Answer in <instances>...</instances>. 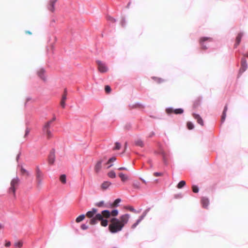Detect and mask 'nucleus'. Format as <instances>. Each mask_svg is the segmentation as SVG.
Listing matches in <instances>:
<instances>
[{
  "label": "nucleus",
  "instance_id": "1",
  "mask_svg": "<svg viewBox=\"0 0 248 248\" xmlns=\"http://www.w3.org/2000/svg\"><path fill=\"white\" fill-rule=\"evenodd\" d=\"M110 223L109 225L108 229L112 233H115L121 231L123 225H121L120 220L116 217H112L110 220Z\"/></svg>",
  "mask_w": 248,
  "mask_h": 248
},
{
  "label": "nucleus",
  "instance_id": "2",
  "mask_svg": "<svg viewBox=\"0 0 248 248\" xmlns=\"http://www.w3.org/2000/svg\"><path fill=\"white\" fill-rule=\"evenodd\" d=\"M108 218H105V216L102 213H98L95 215V217L91 219L90 223L91 225L96 224L98 221H101V225L103 227H106L108 225Z\"/></svg>",
  "mask_w": 248,
  "mask_h": 248
},
{
  "label": "nucleus",
  "instance_id": "3",
  "mask_svg": "<svg viewBox=\"0 0 248 248\" xmlns=\"http://www.w3.org/2000/svg\"><path fill=\"white\" fill-rule=\"evenodd\" d=\"M200 43L202 49H206L212 46L214 42L211 38L204 37L200 39Z\"/></svg>",
  "mask_w": 248,
  "mask_h": 248
},
{
  "label": "nucleus",
  "instance_id": "4",
  "mask_svg": "<svg viewBox=\"0 0 248 248\" xmlns=\"http://www.w3.org/2000/svg\"><path fill=\"white\" fill-rule=\"evenodd\" d=\"M35 176L37 182V186H41L43 184V180L44 177V174L40 170L39 166H36L35 168Z\"/></svg>",
  "mask_w": 248,
  "mask_h": 248
},
{
  "label": "nucleus",
  "instance_id": "5",
  "mask_svg": "<svg viewBox=\"0 0 248 248\" xmlns=\"http://www.w3.org/2000/svg\"><path fill=\"white\" fill-rule=\"evenodd\" d=\"M19 183V179L17 177L13 178L11 182V186L9 188V192L13 193L14 196H15L16 188L18 186Z\"/></svg>",
  "mask_w": 248,
  "mask_h": 248
},
{
  "label": "nucleus",
  "instance_id": "6",
  "mask_svg": "<svg viewBox=\"0 0 248 248\" xmlns=\"http://www.w3.org/2000/svg\"><path fill=\"white\" fill-rule=\"evenodd\" d=\"M118 213L119 211L117 209H114L111 212L108 210H104L102 211V214L104 215L105 218H109L111 216L115 217L118 215Z\"/></svg>",
  "mask_w": 248,
  "mask_h": 248
},
{
  "label": "nucleus",
  "instance_id": "7",
  "mask_svg": "<svg viewBox=\"0 0 248 248\" xmlns=\"http://www.w3.org/2000/svg\"><path fill=\"white\" fill-rule=\"evenodd\" d=\"M96 63L98 65V70L100 72L105 73L107 72L108 68L105 63L99 60L96 61Z\"/></svg>",
  "mask_w": 248,
  "mask_h": 248
},
{
  "label": "nucleus",
  "instance_id": "8",
  "mask_svg": "<svg viewBox=\"0 0 248 248\" xmlns=\"http://www.w3.org/2000/svg\"><path fill=\"white\" fill-rule=\"evenodd\" d=\"M166 111L168 114H170L174 112L176 114H182L184 112V110L182 108H179L173 109L171 107L167 108Z\"/></svg>",
  "mask_w": 248,
  "mask_h": 248
},
{
  "label": "nucleus",
  "instance_id": "9",
  "mask_svg": "<svg viewBox=\"0 0 248 248\" xmlns=\"http://www.w3.org/2000/svg\"><path fill=\"white\" fill-rule=\"evenodd\" d=\"M129 217L130 215L128 214H125L121 216L119 220L121 225H123V227L128 222Z\"/></svg>",
  "mask_w": 248,
  "mask_h": 248
},
{
  "label": "nucleus",
  "instance_id": "10",
  "mask_svg": "<svg viewBox=\"0 0 248 248\" xmlns=\"http://www.w3.org/2000/svg\"><path fill=\"white\" fill-rule=\"evenodd\" d=\"M241 66L239 70V74H242L247 69L248 64L247 62V61L245 58H243L241 59Z\"/></svg>",
  "mask_w": 248,
  "mask_h": 248
},
{
  "label": "nucleus",
  "instance_id": "11",
  "mask_svg": "<svg viewBox=\"0 0 248 248\" xmlns=\"http://www.w3.org/2000/svg\"><path fill=\"white\" fill-rule=\"evenodd\" d=\"M55 160V150L53 149L50 151V154L48 156V163L49 164L52 165L54 163Z\"/></svg>",
  "mask_w": 248,
  "mask_h": 248
},
{
  "label": "nucleus",
  "instance_id": "12",
  "mask_svg": "<svg viewBox=\"0 0 248 248\" xmlns=\"http://www.w3.org/2000/svg\"><path fill=\"white\" fill-rule=\"evenodd\" d=\"M193 117L195 119H196L197 121V123L199 124L202 126H203L204 125L202 117L198 114H196L195 113H193Z\"/></svg>",
  "mask_w": 248,
  "mask_h": 248
},
{
  "label": "nucleus",
  "instance_id": "13",
  "mask_svg": "<svg viewBox=\"0 0 248 248\" xmlns=\"http://www.w3.org/2000/svg\"><path fill=\"white\" fill-rule=\"evenodd\" d=\"M97 210L95 208H93L92 209V210L89 211L87 212L86 214V216L89 217L91 218V219L95 217V214L97 212Z\"/></svg>",
  "mask_w": 248,
  "mask_h": 248
},
{
  "label": "nucleus",
  "instance_id": "14",
  "mask_svg": "<svg viewBox=\"0 0 248 248\" xmlns=\"http://www.w3.org/2000/svg\"><path fill=\"white\" fill-rule=\"evenodd\" d=\"M45 70L43 68H40L37 71L38 76L43 80L45 81L46 80V78L45 76Z\"/></svg>",
  "mask_w": 248,
  "mask_h": 248
},
{
  "label": "nucleus",
  "instance_id": "15",
  "mask_svg": "<svg viewBox=\"0 0 248 248\" xmlns=\"http://www.w3.org/2000/svg\"><path fill=\"white\" fill-rule=\"evenodd\" d=\"M57 0H50L48 5V9L49 11L53 12L55 10V4Z\"/></svg>",
  "mask_w": 248,
  "mask_h": 248
},
{
  "label": "nucleus",
  "instance_id": "16",
  "mask_svg": "<svg viewBox=\"0 0 248 248\" xmlns=\"http://www.w3.org/2000/svg\"><path fill=\"white\" fill-rule=\"evenodd\" d=\"M201 203L203 208H207L209 204V199L206 197H202L201 199Z\"/></svg>",
  "mask_w": 248,
  "mask_h": 248
},
{
  "label": "nucleus",
  "instance_id": "17",
  "mask_svg": "<svg viewBox=\"0 0 248 248\" xmlns=\"http://www.w3.org/2000/svg\"><path fill=\"white\" fill-rule=\"evenodd\" d=\"M103 159H100L96 163L94 167L95 171L96 172H98L101 170L102 167V163H103Z\"/></svg>",
  "mask_w": 248,
  "mask_h": 248
},
{
  "label": "nucleus",
  "instance_id": "18",
  "mask_svg": "<svg viewBox=\"0 0 248 248\" xmlns=\"http://www.w3.org/2000/svg\"><path fill=\"white\" fill-rule=\"evenodd\" d=\"M243 35V33L242 32H240L237 35L236 38V42L234 44L235 48H236L237 47V46L239 45Z\"/></svg>",
  "mask_w": 248,
  "mask_h": 248
},
{
  "label": "nucleus",
  "instance_id": "19",
  "mask_svg": "<svg viewBox=\"0 0 248 248\" xmlns=\"http://www.w3.org/2000/svg\"><path fill=\"white\" fill-rule=\"evenodd\" d=\"M111 185V183L110 182L108 181H105L102 184L101 187L103 190H106Z\"/></svg>",
  "mask_w": 248,
  "mask_h": 248
},
{
  "label": "nucleus",
  "instance_id": "20",
  "mask_svg": "<svg viewBox=\"0 0 248 248\" xmlns=\"http://www.w3.org/2000/svg\"><path fill=\"white\" fill-rule=\"evenodd\" d=\"M228 110V106L227 105H225L224 108V110L223 111L222 117H221V123H223L225 120V118L226 117V112Z\"/></svg>",
  "mask_w": 248,
  "mask_h": 248
},
{
  "label": "nucleus",
  "instance_id": "21",
  "mask_svg": "<svg viewBox=\"0 0 248 248\" xmlns=\"http://www.w3.org/2000/svg\"><path fill=\"white\" fill-rule=\"evenodd\" d=\"M52 123L49 121L46 122L44 126H43L42 130H48L50 129L51 127Z\"/></svg>",
  "mask_w": 248,
  "mask_h": 248
},
{
  "label": "nucleus",
  "instance_id": "22",
  "mask_svg": "<svg viewBox=\"0 0 248 248\" xmlns=\"http://www.w3.org/2000/svg\"><path fill=\"white\" fill-rule=\"evenodd\" d=\"M160 154L162 155L164 163L165 165H167L168 164V161H167V158H166V153H165V152H164L163 151H161L160 152Z\"/></svg>",
  "mask_w": 248,
  "mask_h": 248
},
{
  "label": "nucleus",
  "instance_id": "23",
  "mask_svg": "<svg viewBox=\"0 0 248 248\" xmlns=\"http://www.w3.org/2000/svg\"><path fill=\"white\" fill-rule=\"evenodd\" d=\"M42 130L43 133L46 136L48 139H49L52 137V133L50 129Z\"/></svg>",
  "mask_w": 248,
  "mask_h": 248
},
{
  "label": "nucleus",
  "instance_id": "24",
  "mask_svg": "<svg viewBox=\"0 0 248 248\" xmlns=\"http://www.w3.org/2000/svg\"><path fill=\"white\" fill-rule=\"evenodd\" d=\"M135 144L136 146L143 147L144 145V142L140 139H138L135 141Z\"/></svg>",
  "mask_w": 248,
  "mask_h": 248
},
{
  "label": "nucleus",
  "instance_id": "25",
  "mask_svg": "<svg viewBox=\"0 0 248 248\" xmlns=\"http://www.w3.org/2000/svg\"><path fill=\"white\" fill-rule=\"evenodd\" d=\"M133 187L138 189H140V183L138 181H134L133 183Z\"/></svg>",
  "mask_w": 248,
  "mask_h": 248
},
{
  "label": "nucleus",
  "instance_id": "26",
  "mask_svg": "<svg viewBox=\"0 0 248 248\" xmlns=\"http://www.w3.org/2000/svg\"><path fill=\"white\" fill-rule=\"evenodd\" d=\"M85 218V215L82 214L79 215L78 217H77L76 221L77 222H80L82 221Z\"/></svg>",
  "mask_w": 248,
  "mask_h": 248
},
{
  "label": "nucleus",
  "instance_id": "27",
  "mask_svg": "<svg viewBox=\"0 0 248 248\" xmlns=\"http://www.w3.org/2000/svg\"><path fill=\"white\" fill-rule=\"evenodd\" d=\"M119 177L121 178V180L123 182H124L128 179V177L125 176L124 173H120L119 174Z\"/></svg>",
  "mask_w": 248,
  "mask_h": 248
},
{
  "label": "nucleus",
  "instance_id": "28",
  "mask_svg": "<svg viewBox=\"0 0 248 248\" xmlns=\"http://www.w3.org/2000/svg\"><path fill=\"white\" fill-rule=\"evenodd\" d=\"M186 185V182L185 181H181L177 185V188H182L183 187H184Z\"/></svg>",
  "mask_w": 248,
  "mask_h": 248
},
{
  "label": "nucleus",
  "instance_id": "29",
  "mask_svg": "<svg viewBox=\"0 0 248 248\" xmlns=\"http://www.w3.org/2000/svg\"><path fill=\"white\" fill-rule=\"evenodd\" d=\"M108 177L111 178H115L116 176L115 172L113 170L109 171L108 173Z\"/></svg>",
  "mask_w": 248,
  "mask_h": 248
},
{
  "label": "nucleus",
  "instance_id": "30",
  "mask_svg": "<svg viewBox=\"0 0 248 248\" xmlns=\"http://www.w3.org/2000/svg\"><path fill=\"white\" fill-rule=\"evenodd\" d=\"M60 180L62 183L65 184L66 182V175L65 174H62L61 175Z\"/></svg>",
  "mask_w": 248,
  "mask_h": 248
},
{
  "label": "nucleus",
  "instance_id": "31",
  "mask_svg": "<svg viewBox=\"0 0 248 248\" xmlns=\"http://www.w3.org/2000/svg\"><path fill=\"white\" fill-rule=\"evenodd\" d=\"M187 127L188 129L192 130L194 128V125L192 122H188L187 123Z\"/></svg>",
  "mask_w": 248,
  "mask_h": 248
},
{
  "label": "nucleus",
  "instance_id": "32",
  "mask_svg": "<svg viewBox=\"0 0 248 248\" xmlns=\"http://www.w3.org/2000/svg\"><path fill=\"white\" fill-rule=\"evenodd\" d=\"M127 209H128L129 210H130V211L133 212L135 213H139V211H138L136 209H135L134 208V207H132V206H128L127 207Z\"/></svg>",
  "mask_w": 248,
  "mask_h": 248
},
{
  "label": "nucleus",
  "instance_id": "33",
  "mask_svg": "<svg viewBox=\"0 0 248 248\" xmlns=\"http://www.w3.org/2000/svg\"><path fill=\"white\" fill-rule=\"evenodd\" d=\"M107 18V20L110 22L114 23L116 21L115 19L110 16H108Z\"/></svg>",
  "mask_w": 248,
  "mask_h": 248
},
{
  "label": "nucleus",
  "instance_id": "34",
  "mask_svg": "<svg viewBox=\"0 0 248 248\" xmlns=\"http://www.w3.org/2000/svg\"><path fill=\"white\" fill-rule=\"evenodd\" d=\"M104 202L103 201H102L99 202L95 203V205L96 206L100 207L103 206L104 205Z\"/></svg>",
  "mask_w": 248,
  "mask_h": 248
},
{
  "label": "nucleus",
  "instance_id": "35",
  "mask_svg": "<svg viewBox=\"0 0 248 248\" xmlns=\"http://www.w3.org/2000/svg\"><path fill=\"white\" fill-rule=\"evenodd\" d=\"M121 144L118 142H116L115 143V146L114 148V150H119L121 148Z\"/></svg>",
  "mask_w": 248,
  "mask_h": 248
},
{
  "label": "nucleus",
  "instance_id": "36",
  "mask_svg": "<svg viewBox=\"0 0 248 248\" xmlns=\"http://www.w3.org/2000/svg\"><path fill=\"white\" fill-rule=\"evenodd\" d=\"M192 190L194 193H198L199 192V187L197 186H193Z\"/></svg>",
  "mask_w": 248,
  "mask_h": 248
},
{
  "label": "nucleus",
  "instance_id": "37",
  "mask_svg": "<svg viewBox=\"0 0 248 248\" xmlns=\"http://www.w3.org/2000/svg\"><path fill=\"white\" fill-rule=\"evenodd\" d=\"M22 242H17L16 243H15V246L16 247H17V248H21L22 246Z\"/></svg>",
  "mask_w": 248,
  "mask_h": 248
},
{
  "label": "nucleus",
  "instance_id": "38",
  "mask_svg": "<svg viewBox=\"0 0 248 248\" xmlns=\"http://www.w3.org/2000/svg\"><path fill=\"white\" fill-rule=\"evenodd\" d=\"M105 90L106 93H109L111 91V88L108 85L105 86Z\"/></svg>",
  "mask_w": 248,
  "mask_h": 248
},
{
  "label": "nucleus",
  "instance_id": "39",
  "mask_svg": "<svg viewBox=\"0 0 248 248\" xmlns=\"http://www.w3.org/2000/svg\"><path fill=\"white\" fill-rule=\"evenodd\" d=\"M116 160V158L115 157H112L108 161L107 164H110V163L115 161Z\"/></svg>",
  "mask_w": 248,
  "mask_h": 248
},
{
  "label": "nucleus",
  "instance_id": "40",
  "mask_svg": "<svg viewBox=\"0 0 248 248\" xmlns=\"http://www.w3.org/2000/svg\"><path fill=\"white\" fill-rule=\"evenodd\" d=\"M140 223V220H137L136 222L132 225L131 227L132 229H135Z\"/></svg>",
  "mask_w": 248,
  "mask_h": 248
},
{
  "label": "nucleus",
  "instance_id": "41",
  "mask_svg": "<svg viewBox=\"0 0 248 248\" xmlns=\"http://www.w3.org/2000/svg\"><path fill=\"white\" fill-rule=\"evenodd\" d=\"M81 228L83 230H85L88 228V226L85 224H83L81 225Z\"/></svg>",
  "mask_w": 248,
  "mask_h": 248
},
{
  "label": "nucleus",
  "instance_id": "42",
  "mask_svg": "<svg viewBox=\"0 0 248 248\" xmlns=\"http://www.w3.org/2000/svg\"><path fill=\"white\" fill-rule=\"evenodd\" d=\"M66 89H65L64 90V94L62 95V100H63V101H65L66 99Z\"/></svg>",
  "mask_w": 248,
  "mask_h": 248
},
{
  "label": "nucleus",
  "instance_id": "43",
  "mask_svg": "<svg viewBox=\"0 0 248 248\" xmlns=\"http://www.w3.org/2000/svg\"><path fill=\"white\" fill-rule=\"evenodd\" d=\"M125 23H126V21H125V18H122L121 22L122 26L124 27L125 25Z\"/></svg>",
  "mask_w": 248,
  "mask_h": 248
},
{
  "label": "nucleus",
  "instance_id": "44",
  "mask_svg": "<svg viewBox=\"0 0 248 248\" xmlns=\"http://www.w3.org/2000/svg\"><path fill=\"white\" fill-rule=\"evenodd\" d=\"M21 171L22 173H27V175H29V172L25 169H24L23 167L21 168Z\"/></svg>",
  "mask_w": 248,
  "mask_h": 248
},
{
  "label": "nucleus",
  "instance_id": "45",
  "mask_svg": "<svg viewBox=\"0 0 248 248\" xmlns=\"http://www.w3.org/2000/svg\"><path fill=\"white\" fill-rule=\"evenodd\" d=\"M151 209V208L150 207H149L148 208H147L143 212V214L146 216L147 214H148V213L149 212V211Z\"/></svg>",
  "mask_w": 248,
  "mask_h": 248
},
{
  "label": "nucleus",
  "instance_id": "46",
  "mask_svg": "<svg viewBox=\"0 0 248 248\" xmlns=\"http://www.w3.org/2000/svg\"><path fill=\"white\" fill-rule=\"evenodd\" d=\"M65 101L62 100L61 101V106L62 108H64L65 107Z\"/></svg>",
  "mask_w": 248,
  "mask_h": 248
},
{
  "label": "nucleus",
  "instance_id": "47",
  "mask_svg": "<svg viewBox=\"0 0 248 248\" xmlns=\"http://www.w3.org/2000/svg\"><path fill=\"white\" fill-rule=\"evenodd\" d=\"M154 176L156 177L160 176L162 175V173L161 172H155L154 173Z\"/></svg>",
  "mask_w": 248,
  "mask_h": 248
},
{
  "label": "nucleus",
  "instance_id": "48",
  "mask_svg": "<svg viewBox=\"0 0 248 248\" xmlns=\"http://www.w3.org/2000/svg\"><path fill=\"white\" fill-rule=\"evenodd\" d=\"M121 202V200L120 198L116 199L114 201V203L117 205Z\"/></svg>",
  "mask_w": 248,
  "mask_h": 248
},
{
  "label": "nucleus",
  "instance_id": "49",
  "mask_svg": "<svg viewBox=\"0 0 248 248\" xmlns=\"http://www.w3.org/2000/svg\"><path fill=\"white\" fill-rule=\"evenodd\" d=\"M131 127V124H126L125 126V128L127 129V130H129Z\"/></svg>",
  "mask_w": 248,
  "mask_h": 248
},
{
  "label": "nucleus",
  "instance_id": "50",
  "mask_svg": "<svg viewBox=\"0 0 248 248\" xmlns=\"http://www.w3.org/2000/svg\"><path fill=\"white\" fill-rule=\"evenodd\" d=\"M30 132V130L29 128H27L25 131V137L27 136Z\"/></svg>",
  "mask_w": 248,
  "mask_h": 248
},
{
  "label": "nucleus",
  "instance_id": "51",
  "mask_svg": "<svg viewBox=\"0 0 248 248\" xmlns=\"http://www.w3.org/2000/svg\"><path fill=\"white\" fill-rule=\"evenodd\" d=\"M11 245V242L10 241H6V243H5V247H10Z\"/></svg>",
  "mask_w": 248,
  "mask_h": 248
},
{
  "label": "nucleus",
  "instance_id": "52",
  "mask_svg": "<svg viewBox=\"0 0 248 248\" xmlns=\"http://www.w3.org/2000/svg\"><path fill=\"white\" fill-rule=\"evenodd\" d=\"M20 155H21V152H19V153L17 154V156H16V161H17V162L18 161V160H19V157H20Z\"/></svg>",
  "mask_w": 248,
  "mask_h": 248
},
{
  "label": "nucleus",
  "instance_id": "53",
  "mask_svg": "<svg viewBox=\"0 0 248 248\" xmlns=\"http://www.w3.org/2000/svg\"><path fill=\"white\" fill-rule=\"evenodd\" d=\"M174 197L176 199L178 198H181L182 197V196L181 194H180L175 195Z\"/></svg>",
  "mask_w": 248,
  "mask_h": 248
},
{
  "label": "nucleus",
  "instance_id": "54",
  "mask_svg": "<svg viewBox=\"0 0 248 248\" xmlns=\"http://www.w3.org/2000/svg\"><path fill=\"white\" fill-rule=\"evenodd\" d=\"M56 120V117H55V116H53V118H52L51 120H50V121H49V122H51V123L52 124V123H53L54 121H55Z\"/></svg>",
  "mask_w": 248,
  "mask_h": 248
},
{
  "label": "nucleus",
  "instance_id": "55",
  "mask_svg": "<svg viewBox=\"0 0 248 248\" xmlns=\"http://www.w3.org/2000/svg\"><path fill=\"white\" fill-rule=\"evenodd\" d=\"M118 170H127V169L125 167H120L118 169Z\"/></svg>",
  "mask_w": 248,
  "mask_h": 248
},
{
  "label": "nucleus",
  "instance_id": "56",
  "mask_svg": "<svg viewBox=\"0 0 248 248\" xmlns=\"http://www.w3.org/2000/svg\"><path fill=\"white\" fill-rule=\"evenodd\" d=\"M134 106L135 107H140V106H142V105H141L139 103H136L135 105H134Z\"/></svg>",
  "mask_w": 248,
  "mask_h": 248
},
{
  "label": "nucleus",
  "instance_id": "57",
  "mask_svg": "<svg viewBox=\"0 0 248 248\" xmlns=\"http://www.w3.org/2000/svg\"><path fill=\"white\" fill-rule=\"evenodd\" d=\"M4 227V226L3 224L0 223V229H3Z\"/></svg>",
  "mask_w": 248,
  "mask_h": 248
},
{
  "label": "nucleus",
  "instance_id": "58",
  "mask_svg": "<svg viewBox=\"0 0 248 248\" xmlns=\"http://www.w3.org/2000/svg\"><path fill=\"white\" fill-rule=\"evenodd\" d=\"M143 219V218H142V217L141 216H140L138 220H140V222Z\"/></svg>",
  "mask_w": 248,
  "mask_h": 248
},
{
  "label": "nucleus",
  "instance_id": "59",
  "mask_svg": "<svg viewBox=\"0 0 248 248\" xmlns=\"http://www.w3.org/2000/svg\"><path fill=\"white\" fill-rule=\"evenodd\" d=\"M155 135V133L154 132H152L151 134L149 136V137H152L153 135Z\"/></svg>",
  "mask_w": 248,
  "mask_h": 248
},
{
  "label": "nucleus",
  "instance_id": "60",
  "mask_svg": "<svg viewBox=\"0 0 248 248\" xmlns=\"http://www.w3.org/2000/svg\"><path fill=\"white\" fill-rule=\"evenodd\" d=\"M140 180H141V181H142L144 183L146 184V181L144 179H142V178H140Z\"/></svg>",
  "mask_w": 248,
  "mask_h": 248
},
{
  "label": "nucleus",
  "instance_id": "61",
  "mask_svg": "<svg viewBox=\"0 0 248 248\" xmlns=\"http://www.w3.org/2000/svg\"><path fill=\"white\" fill-rule=\"evenodd\" d=\"M162 79L161 78H158V81H157V82L158 83H161L162 81Z\"/></svg>",
  "mask_w": 248,
  "mask_h": 248
},
{
  "label": "nucleus",
  "instance_id": "62",
  "mask_svg": "<svg viewBox=\"0 0 248 248\" xmlns=\"http://www.w3.org/2000/svg\"><path fill=\"white\" fill-rule=\"evenodd\" d=\"M130 4H131V2H128V3L127 4V6H126V7H127V8H129V6H130Z\"/></svg>",
  "mask_w": 248,
  "mask_h": 248
},
{
  "label": "nucleus",
  "instance_id": "63",
  "mask_svg": "<svg viewBox=\"0 0 248 248\" xmlns=\"http://www.w3.org/2000/svg\"><path fill=\"white\" fill-rule=\"evenodd\" d=\"M31 100V98H30V97H27V102H28V101H29Z\"/></svg>",
  "mask_w": 248,
  "mask_h": 248
},
{
  "label": "nucleus",
  "instance_id": "64",
  "mask_svg": "<svg viewBox=\"0 0 248 248\" xmlns=\"http://www.w3.org/2000/svg\"><path fill=\"white\" fill-rule=\"evenodd\" d=\"M140 216L142 217V218H143V219H144V218L145 217V216H145V215H144L142 213V215H141V216Z\"/></svg>",
  "mask_w": 248,
  "mask_h": 248
}]
</instances>
